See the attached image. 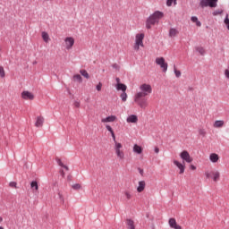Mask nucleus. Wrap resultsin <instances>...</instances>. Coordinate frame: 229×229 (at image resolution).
<instances>
[{"instance_id": "obj_31", "label": "nucleus", "mask_w": 229, "mask_h": 229, "mask_svg": "<svg viewBox=\"0 0 229 229\" xmlns=\"http://www.w3.org/2000/svg\"><path fill=\"white\" fill-rule=\"evenodd\" d=\"M196 51H198V53H199V55H205V48L199 47L196 48Z\"/></svg>"}, {"instance_id": "obj_32", "label": "nucleus", "mask_w": 229, "mask_h": 229, "mask_svg": "<svg viewBox=\"0 0 229 229\" xmlns=\"http://www.w3.org/2000/svg\"><path fill=\"white\" fill-rule=\"evenodd\" d=\"M174 71L176 78H180V76H182V72H180V70H177L176 67H174Z\"/></svg>"}, {"instance_id": "obj_4", "label": "nucleus", "mask_w": 229, "mask_h": 229, "mask_svg": "<svg viewBox=\"0 0 229 229\" xmlns=\"http://www.w3.org/2000/svg\"><path fill=\"white\" fill-rule=\"evenodd\" d=\"M205 176L206 178H208V180L212 178L215 183H216V182H219V180H221V173H219V171L217 170H213V171L207 170L205 172Z\"/></svg>"}, {"instance_id": "obj_22", "label": "nucleus", "mask_w": 229, "mask_h": 229, "mask_svg": "<svg viewBox=\"0 0 229 229\" xmlns=\"http://www.w3.org/2000/svg\"><path fill=\"white\" fill-rule=\"evenodd\" d=\"M126 225L129 229H135V222L131 219L126 220Z\"/></svg>"}, {"instance_id": "obj_34", "label": "nucleus", "mask_w": 229, "mask_h": 229, "mask_svg": "<svg viewBox=\"0 0 229 229\" xmlns=\"http://www.w3.org/2000/svg\"><path fill=\"white\" fill-rule=\"evenodd\" d=\"M224 22H225V24L227 30H229V18H228V14H226Z\"/></svg>"}, {"instance_id": "obj_14", "label": "nucleus", "mask_w": 229, "mask_h": 229, "mask_svg": "<svg viewBox=\"0 0 229 229\" xmlns=\"http://www.w3.org/2000/svg\"><path fill=\"white\" fill-rule=\"evenodd\" d=\"M114 121H117V116L115 115H110L101 119V123H114Z\"/></svg>"}, {"instance_id": "obj_42", "label": "nucleus", "mask_w": 229, "mask_h": 229, "mask_svg": "<svg viewBox=\"0 0 229 229\" xmlns=\"http://www.w3.org/2000/svg\"><path fill=\"white\" fill-rule=\"evenodd\" d=\"M73 105H74L75 108H80L81 104L79 101L74 102Z\"/></svg>"}, {"instance_id": "obj_44", "label": "nucleus", "mask_w": 229, "mask_h": 229, "mask_svg": "<svg viewBox=\"0 0 229 229\" xmlns=\"http://www.w3.org/2000/svg\"><path fill=\"white\" fill-rule=\"evenodd\" d=\"M154 151L155 153L158 154L160 153V148H158V147H155Z\"/></svg>"}, {"instance_id": "obj_45", "label": "nucleus", "mask_w": 229, "mask_h": 229, "mask_svg": "<svg viewBox=\"0 0 229 229\" xmlns=\"http://www.w3.org/2000/svg\"><path fill=\"white\" fill-rule=\"evenodd\" d=\"M190 168L191 169V171H196V165H191Z\"/></svg>"}, {"instance_id": "obj_20", "label": "nucleus", "mask_w": 229, "mask_h": 229, "mask_svg": "<svg viewBox=\"0 0 229 229\" xmlns=\"http://www.w3.org/2000/svg\"><path fill=\"white\" fill-rule=\"evenodd\" d=\"M126 89H128V87L125 84H123V83L116 84L117 90H122V92H126Z\"/></svg>"}, {"instance_id": "obj_19", "label": "nucleus", "mask_w": 229, "mask_h": 229, "mask_svg": "<svg viewBox=\"0 0 229 229\" xmlns=\"http://www.w3.org/2000/svg\"><path fill=\"white\" fill-rule=\"evenodd\" d=\"M178 30L172 28L169 30V37H171V38H174V37H178Z\"/></svg>"}, {"instance_id": "obj_9", "label": "nucleus", "mask_w": 229, "mask_h": 229, "mask_svg": "<svg viewBox=\"0 0 229 229\" xmlns=\"http://www.w3.org/2000/svg\"><path fill=\"white\" fill-rule=\"evenodd\" d=\"M180 157L182 160V162H187V164H191L192 162V157H191V154L187 150H183L180 153Z\"/></svg>"}, {"instance_id": "obj_1", "label": "nucleus", "mask_w": 229, "mask_h": 229, "mask_svg": "<svg viewBox=\"0 0 229 229\" xmlns=\"http://www.w3.org/2000/svg\"><path fill=\"white\" fill-rule=\"evenodd\" d=\"M153 92L151 85L143 83L140 86V91L134 95V103L140 106L142 110H146L148 106L147 96H149Z\"/></svg>"}, {"instance_id": "obj_17", "label": "nucleus", "mask_w": 229, "mask_h": 229, "mask_svg": "<svg viewBox=\"0 0 229 229\" xmlns=\"http://www.w3.org/2000/svg\"><path fill=\"white\" fill-rule=\"evenodd\" d=\"M126 121L127 123H136L139 122V117H137L135 114H131L127 117Z\"/></svg>"}, {"instance_id": "obj_48", "label": "nucleus", "mask_w": 229, "mask_h": 229, "mask_svg": "<svg viewBox=\"0 0 229 229\" xmlns=\"http://www.w3.org/2000/svg\"><path fill=\"white\" fill-rule=\"evenodd\" d=\"M0 223H3V217L0 216Z\"/></svg>"}, {"instance_id": "obj_18", "label": "nucleus", "mask_w": 229, "mask_h": 229, "mask_svg": "<svg viewBox=\"0 0 229 229\" xmlns=\"http://www.w3.org/2000/svg\"><path fill=\"white\" fill-rule=\"evenodd\" d=\"M214 128H223L225 126V121L216 120L213 124Z\"/></svg>"}, {"instance_id": "obj_35", "label": "nucleus", "mask_w": 229, "mask_h": 229, "mask_svg": "<svg viewBox=\"0 0 229 229\" xmlns=\"http://www.w3.org/2000/svg\"><path fill=\"white\" fill-rule=\"evenodd\" d=\"M199 135H202V137H205L207 135V131H205V129H199Z\"/></svg>"}, {"instance_id": "obj_46", "label": "nucleus", "mask_w": 229, "mask_h": 229, "mask_svg": "<svg viewBox=\"0 0 229 229\" xmlns=\"http://www.w3.org/2000/svg\"><path fill=\"white\" fill-rule=\"evenodd\" d=\"M115 80H116V85H119V83H121V79L116 78Z\"/></svg>"}, {"instance_id": "obj_7", "label": "nucleus", "mask_w": 229, "mask_h": 229, "mask_svg": "<svg viewBox=\"0 0 229 229\" xmlns=\"http://www.w3.org/2000/svg\"><path fill=\"white\" fill-rule=\"evenodd\" d=\"M155 62H156V64L159 65L160 69H162L163 72H167L168 64L165 62V58L157 57Z\"/></svg>"}, {"instance_id": "obj_24", "label": "nucleus", "mask_w": 229, "mask_h": 229, "mask_svg": "<svg viewBox=\"0 0 229 229\" xmlns=\"http://www.w3.org/2000/svg\"><path fill=\"white\" fill-rule=\"evenodd\" d=\"M73 81H77L78 83H82L83 78H81V75L80 74H75L73 75Z\"/></svg>"}, {"instance_id": "obj_27", "label": "nucleus", "mask_w": 229, "mask_h": 229, "mask_svg": "<svg viewBox=\"0 0 229 229\" xmlns=\"http://www.w3.org/2000/svg\"><path fill=\"white\" fill-rule=\"evenodd\" d=\"M80 73L81 74V76L86 78V80H89V78H90V75H89V72L86 70H81Z\"/></svg>"}, {"instance_id": "obj_5", "label": "nucleus", "mask_w": 229, "mask_h": 229, "mask_svg": "<svg viewBox=\"0 0 229 229\" xmlns=\"http://www.w3.org/2000/svg\"><path fill=\"white\" fill-rule=\"evenodd\" d=\"M114 152L119 160H124V149H123V144L115 142Z\"/></svg>"}, {"instance_id": "obj_40", "label": "nucleus", "mask_w": 229, "mask_h": 229, "mask_svg": "<svg viewBox=\"0 0 229 229\" xmlns=\"http://www.w3.org/2000/svg\"><path fill=\"white\" fill-rule=\"evenodd\" d=\"M9 186H10V187H13V188H14V189H17V182H11L9 183Z\"/></svg>"}, {"instance_id": "obj_36", "label": "nucleus", "mask_w": 229, "mask_h": 229, "mask_svg": "<svg viewBox=\"0 0 229 229\" xmlns=\"http://www.w3.org/2000/svg\"><path fill=\"white\" fill-rule=\"evenodd\" d=\"M0 76L1 78H4L5 76L4 68L3 66H0Z\"/></svg>"}, {"instance_id": "obj_10", "label": "nucleus", "mask_w": 229, "mask_h": 229, "mask_svg": "<svg viewBox=\"0 0 229 229\" xmlns=\"http://www.w3.org/2000/svg\"><path fill=\"white\" fill-rule=\"evenodd\" d=\"M73 46H74V38L67 37L64 38V47L65 49H67V51L72 49Z\"/></svg>"}, {"instance_id": "obj_25", "label": "nucleus", "mask_w": 229, "mask_h": 229, "mask_svg": "<svg viewBox=\"0 0 229 229\" xmlns=\"http://www.w3.org/2000/svg\"><path fill=\"white\" fill-rule=\"evenodd\" d=\"M123 195L126 201H130V199H131V192H130V191H123Z\"/></svg>"}, {"instance_id": "obj_2", "label": "nucleus", "mask_w": 229, "mask_h": 229, "mask_svg": "<svg viewBox=\"0 0 229 229\" xmlns=\"http://www.w3.org/2000/svg\"><path fill=\"white\" fill-rule=\"evenodd\" d=\"M164 13L160 11L154 12L146 21V28L147 30H151L152 26L155 24H158L160 22V19H163Z\"/></svg>"}, {"instance_id": "obj_8", "label": "nucleus", "mask_w": 229, "mask_h": 229, "mask_svg": "<svg viewBox=\"0 0 229 229\" xmlns=\"http://www.w3.org/2000/svg\"><path fill=\"white\" fill-rule=\"evenodd\" d=\"M173 164L179 170V174H183V173H185V162H180L176 159H174Z\"/></svg>"}, {"instance_id": "obj_26", "label": "nucleus", "mask_w": 229, "mask_h": 229, "mask_svg": "<svg viewBox=\"0 0 229 229\" xmlns=\"http://www.w3.org/2000/svg\"><path fill=\"white\" fill-rule=\"evenodd\" d=\"M191 20V21L196 23V26H198L199 28H201V21H198V17L192 16Z\"/></svg>"}, {"instance_id": "obj_11", "label": "nucleus", "mask_w": 229, "mask_h": 229, "mask_svg": "<svg viewBox=\"0 0 229 229\" xmlns=\"http://www.w3.org/2000/svg\"><path fill=\"white\" fill-rule=\"evenodd\" d=\"M21 98L22 99H26V100H30L32 101V99H35V96L33 95V93L30 92V91H23L21 92Z\"/></svg>"}, {"instance_id": "obj_12", "label": "nucleus", "mask_w": 229, "mask_h": 229, "mask_svg": "<svg viewBox=\"0 0 229 229\" xmlns=\"http://www.w3.org/2000/svg\"><path fill=\"white\" fill-rule=\"evenodd\" d=\"M169 225L171 228H174V229H182V226L179 225L177 223H176V219L174 218H170L169 221Z\"/></svg>"}, {"instance_id": "obj_41", "label": "nucleus", "mask_w": 229, "mask_h": 229, "mask_svg": "<svg viewBox=\"0 0 229 229\" xmlns=\"http://www.w3.org/2000/svg\"><path fill=\"white\" fill-rule=\"evenodd\" d=\"M111 137H112V139H113V140L114 142V146H115V142H117V140H115V133L113 132V134H111Z\"/></svg>"}, {"instance_id": "obj_49", "label": "nucleus", "mask_w": 229, "mask_h": 229, "mask_svg": "<svg viewBox=\"0 0 229 229\" xmlns=\"http://www.w3.org/2000/svg\"><path fill=\"white\" fill-rule=\"evenodd\" d=\"M0 229H4L3 226H0Z\"/></svg>"}, {"instance_id": "obj_28", "label": "nucleus", "mask_w": 229, "mask_h": 229, "mask_svg": "<svg viewBox=\"0 0 229 229\" xmlns=\"http://www.w3.org/2000/svg\"><path fill=\"white\" fill-rule=\"evenodd\" d=\"M120 98L122 101L126 102L128 99V94H126V91H123V93L120 95Z\"/></svg>"}, {"instance_id": "obj_21", "label": "nucleus", "mask_w": 229, "mask_h": 229, "mask_svg": "<svg viewBox=\"0 0 229 229\" xmlns=\"http://www.w3.org/2000/svg\"><path fill=\"white\" fill-rule=\"evenodd\" d=\"M41 37H42L44 42H46L47 44L49 42V40H51V38H49V34H47V32H46V31H43L41 33Z\"/></svg>"}, {"instance_id": "obj_30", "label": "nucleus", "mask_w": 229, "mask_h": 229, "mask_svg": "<svg viewBox=\"0 0 229 229\" xmlns=\"http://www.w3.org/2000/svg\"><path fill=\"white\" fill-rule=\"evenodd\" d=\"M72 188L73 189V191H80V189H81V184L75 183V184L72 185Z\"/></svg>"}, {"instance_id": "obj_43", "label": "nucleus", "mask_w": 229, "mask_h": 229, "mask_svg": "<svg viewBox=\"0 0 229 229\" xmlns=\"http://www.w3.org/2000/svg\"><path fill=\"white\" fill-rule=\"evenodd\" d=\"M58 196H59L61 201L64 203L65 201L64 199V195H62V193H58Z\"/></svg>"}, {"instance_id": "obj_13", "label": "nucleus", "mask_w": 229, "mask_h": 229, "mask_svg": "<svg viewBox=\"0 0 229 229\" xmlns=\"http://www.w3.org/2000/svg\"><path fill=\"white\" fill-rule=\"evenodd\" d=\"M219 155L216 154V153H211L209 155V160L212 164H217L219 162Z\"/></svg>"}, {"instance_id": "obj_29", "label": "nucleus", "mask_w": 229, "mask_h": 229, "mask_svg": "<svg viewBox=\"0 0 229 229\" xmlns=\"http://www.w3.org/2000/svg\"><path fill=\"white\" fill-rule=\"evenodd\" d=\"M30 187H31V189H35V191H38V183L36 181H33L30 183Z\"/></svg>"}, {"instance_id": "obj_23", "label": "nucleus", "mask_w": 229, "mask_h": 229, "mask_svg": "<svg viewBox=\"0 0 229 229\" xmlns=\"http://www.w3.org/2000/svg\"><path fill=\"white\" fill-rule=\"evenodd\" d=\"M133 151H134V153H137L138 155H140V153H142V147L135 144L133 146Z\"/></svg>"}, {"instance_id": "obj_15", "label": "nucleus", "mask_w": 229, "mask_h": 229, "mask_svg": "<svg viewBox=\"0 0 229 229\" xmlns=\"http://www.w3.org/2000/svg\"><path fill=\"white\" fill-rule=\"evenodd\" d=\"M145 189H146V182L145 181H140L138 182L137 192H144Z\"/></svg>"}, {"instance_id": "obj_37", "label": "nucleus", "mask_w": 229, "mask_h": 229, "mask_svg": "<svg viewBox=\"0 0 229 229\" xmlns=\"http://www.w3.org/2000/svg\"><path fill=\"white\" fill-rule=\"evenodd\" d=\"M173 3L176 4V0H167L166 5L167 6H173Z\"/></svg>"}, {"instance_id": "obj_33", "label": "nucleus", "mask_w": 229, "mask_h": 229, "mask_svg": "<svg viewBox=\"0 0 229 229\" xmlns=\"http://www.w3.org/2000/svg\"><path fill=\"white\" fill-rule=\"evenodd\" d=\"M58 165H60V167H64V169H66V171H69V166L64 165V163H62V160H58Z\"/></svg>"}, {"instance_id": "obj_47", "label": "nucleus", "mask_w": 229, "mask_h": 229, "mask_svg": "<svg viewBox=\"0 0 229 229\" xmlns=\"http://www.w3.org/2000/svg\"><path fill=\"white\" fill-rule=\"evenodd\" d=\"M61 173H62V176H65V173H64V171H62Z\"/></svg>"}, {"instance_id": "obj_38", "label": "nucleus", "mask_w": 229, "mask_h": 229, "mask_svg": "<svg viewBox=\"0 0 229 229\" xmlns=\"http://www.w3.org/2000/svg\"><path fill=\"white\" fill-rule=\"evenodd\" d=\"M98 92H101V89H103V83L99 82L96 87Z\"/></svg>"}, {"instance_id": "obj_16", "label": "nucleus", "mask_w": 229, "mask_h": 229, "mask_svg": "<svg viewBox=\"0 0 229 229\" xmlns=\"http://www.w3.org/2000/svg\"><path fill=\"white\" fill-rule=\"evenodd\" d=\"M44 126V117L42 116H38L36 123H35V127L36 128H42Z\"/></svg>"}, {"instance_id": "obj_3", "label": "nucleus", "mask_w": 229, "mask_h": 229, "mask_svg": "<svg viewBox=\"0 0 229 229\" xmlns=\"http://www.w3.org/2000/svg\"><path fill=\"white\" fill-rule=\"evenodd\" d=\"M144 33H138L135 36V41H134V51H140V47H144Z\"/></svg>"}, {"instance_id": "obj_6", "label": "nucleus", "mask_w": 229, "mask_h": 229, "mask_svg": "<svg viewBox=\"0 0 229 229\" xmlns=\"http://www.w3.org/2000/svg\"><path fill=\"white\" fill-rule=\"evenodd\" d=\"M218 0H199V6L200 8H216L217 6Z\"/></svg>"}, {"instance_id": "obj_39", "label": "nucleus", "mask_w": 229, "mask_h": 229, "mask_svg": "<svg viewBox=\"0 0 229 229\" xmlns=\"http://www.w3.org/2000/svg\"><path fill=\"white\" fill-rule=\"evenodd\" d=\"M107 131H110L111 135H114V129L110 125H106Z\"/></svg>"}]
</instances>
